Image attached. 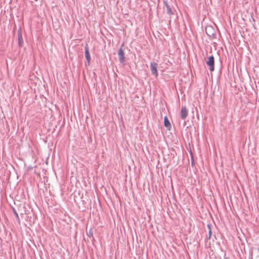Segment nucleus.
I'll use <instances>...</instances> for the list:
<instances>
[{
  "instance_id": "1",
  "label": "nucleus",
  "mask_w": 259,
  "mask_h": 259,
  "mask_svg": "<svg viewBox=\"0 0 259 259\" xmlns=\"http://www.w3.org/2000/svg\"><path fill=\"white\" fill-rule=\"evenodd\" d=\"M206 64L209 67L210 71H213L214 69V59L212 56L208 58Z\"/></svg>"
},
{
  "instance_id": "2",
  "label": "nucleus",
  "mask_w": 259,
  "mask_h": 259,
  "mask_svg": "<svg viewBox=\"0 0 259 259\" xmlns=\"http://www.w3.org/2000/svg\"><path fill=\"white\" fill-rule=\"evenodd\" d=\"M181 117L183 120H185L188 115V110L186 106H183L181 108Z\"/></svg>"
},
{
  "instance_id": "3",
  "label": "nucleus",
  "mask_w": 259,
  "mask_h": 259,
  "mask_svg": "<svg viewBox=\"0 0 259 259\" xmlns=\"http://www.w3.org/2000/svg\"><path fill=\"white\" fill-rule=\"evenodd\" d=\"M157 64L155 62H151L150 63V67L151 71L153 74H154L155 77H157L158 76V71L157 69Z\"/></svg>"
},
{
  "instance_id": "4",
  "label": "nucleus",
  "mask_w": 259,
  "mask_h": 259,
  "mask_svg": "<svg viewBox=\"0 0 259 259\" xmlns=\"http://www.w3.org/2000/svg\"><path fill=\"white\" fill-rule=\"evenodd\" d=\"M85 57L87 60L88 65H90L91 58L89 52V48L88 45H86L85 46Z\"/></svg>"
},
{
  "instance_id": "5",
  "label": "nucleus",
  "mask_w": 259,
  "mask_h": 259,
  "mask_svg": "<svg viewBox=\"0 0 259 259\" xmlns=\"http://www.w3.org/2000/svg\"><path fill=\"white\" fill-rule=\"evenodd\" d=\"M119 61L121 63H123L124 61V53L121 48H120L118 53Z\"/></svg>"
},
{
  "instance_id": "6",
  "label": "nucleus",
  "mask_w": 259,
  "mask_h": 259,
  "mask_svg": "<svg viewBox=\"0 0 259 259\" xmlns=\"http://www.w3.org/2000/svg\"><path fill=\"white\" fill-rule=\"evenodd\" d=\"M164 125L168 130L170 129L171 124L167 116L164 117Z\"/></svg>"
},
{
  "instance_id": "7",
  "label": "nucleus",
  "mask_w": 259,
  "mask_h": 259,
  "mask_svg": "<svg viewBox=\"0 0 259 259\" xmlns=\"http://www.w3.org/2000/svg\"><path fill=\"white\" fill-rule=\"evenodd\" d=\"M25 208L24 205H20L19 206L18 210L21 212V213L22 214L26 213L25 210H23V209H22V208Z\"/></svg>"
},
{
  "instance_id": "8",
  "label": "nucleus",
  "mask_w": 259,
  "mask_h": 259,
  "mask_svg": "<svg viewBox=\"0 0 259 259\" xmlns=\"http://www.w3.org/2000/svg\"><path fill=\"white\" fill-rule=\"evenodd\" d=\"M165 6L166 7L167 13L170 15H172L173 12H172L171 8H170V7L168 6V5L167 4H166Z\"/></svg>"
},
{
  "instance_id": "9",
  "label": "nucleus",
  "mask_w": 259,
  "mask_h": 259,
  "mask_svg": "<svg viewBox=\"0 0 259 259\" xmlns=\"http://www.w3.org/2000/svg\"><path fill=\"white\" fill-rule=\"evenodd\" d=\"M18 44L20 47H22L23 45V39L21 34H19L18 36Z\"/></svg>"
},
{
  "instance_id": "10",
  "label": "nucleus",
  "mask_w": 259,
  "mask_h": 259,
  "mask_svg": "<svg viewBox=\"0 0 259 259\" xmlns=\"http://www.w3.org/2000/svg\"><path fill=\"white\" fill-rule=\"evenodd\" d=\"M14 213H15V215L16 216V217H17V218L18 221L19 222H20V219H19V216H18V214L17 212L16 211H14Z\"/></svg>"
},
{
  "instance_id": "11",
  "label": "nucleus",
  "mask_w": 259,
  "mask_h": 259,
  "mask_svg": "<svg viewBox=\"0 0 259 259\" xmlns=\"http://www.w3.org/2000/svg\"><path fill=\"white\" fill-rule=\"evenodd\" d=\"M209 238H210V237H211V230H210V229H209Z\"/></svg>"
}]
</instances>
